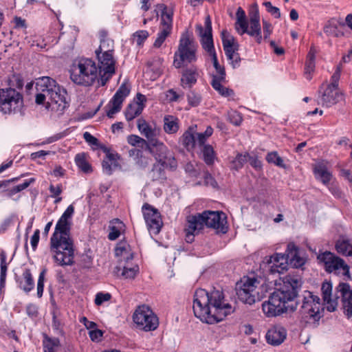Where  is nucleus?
<instances>
[{"mask_svg": "<svg viewBox=\"0 0 352 352\" xmlns=\"http://www.w3.org/2000/svg\"><path fill=\"white\" fill-rule=\"evenodd\" d=\"M74 213V207L69 205L58 220L50 238V254L54 261L62 267L70 266L74 263V247L70 236Z\"/></svg>", "mask_w": 352, "mask_h": 352, "instance_id": "f257e3e1", "label": "nucleus"}, {"mask_svg": "<svg viewBox=\"0 0 352 352\" xmlns=\"http://www.w3.org/2000/svg\"><path fill=\"white\" fill-rule=\"evenodd\" d=\"M192 309L195 316L208 324L219 322L234 311L232 305L224 299L223 292L217 289L210 292L204 289H197Z\"/></svg>", "mask_w": 352, "mask_h": 352, "instance_id": "f03ea898", "label": "nucleus"}, {"mask_svg": "<svg viewBox=\"0 0 352 352\" xmlns=\"http://www.w3.org/2000/svg\"><path fill=\"white\" fill-rule=\"evenodd\" d=\"M302 280L298 275L288 274L282 278V284L262 304L267 317H274L285 312L294 311L298 302L296 300Z\"/></svg>", "mask_w": 352, "mask_h": 352, "instance_id": "7ed1b4c3", "label": "nucleus"}, {"mask_svg": "<svg viewBox=\"0 0 352 352\" xmlns=\"http://www.w3.org/2000/svg\"><path fill=\"white\" fill-rule=\"evenodd\" d=\"M36 88L41 91L36 96V104L45 103L47 109L59 113H62L69 106L66 89L54 79L48 76L41 78L36 83Z\"/></svg>", "mask_w": 352, "mask_h": 352, "instance_id": "20e7f679", "label": "nucleus"}, {"mask_svg": "<svg viewBox=\"0 0 352 352\" xmlns=\"http://www.w3.org/2000/svg\"><path fill=\"white\" fill-rule=\"evenodd\" d=\"M70 78L73 82L85 87L91 86L96 81L100 83V74L95 61L82 58L76 60L70 69Z\"/></svg>", "mask_w": 352, "mask_h": 352, "instance_id": "39448f33", "label": "nucleus"}, {"mask_svg": "<svg viewBox=\"0 0 352 352\" xmlns=\"http://www.w3.org/2000/svg\"><path fill=\"white\" fill-rule=\"evenodd\" d=\"M322 311L323 308L320 298L309 291H305L302 305L298 312L300 322L310 327H316L322 317Z\"/></svg>", "mask_w": 352, "mask_h": 352, "instance_id": "423d86ee", "label": "nucleus"}, {"mask_svg": "<svg viewBox=\"0 0 352 352\" xmlns=\"http://www.w3.org/2000/svg\"><path fill=\"white\" fill-rule=\"evenodd\" d=\"M197 44L190 38L188 32H184L179 39L177 50L174 54V65L182 67L184 64H193L197 60Z\"/></svg>", "mask_w": 352, "mask_h": 352, "instance_id": "0eeeda50", "label": "nucleus"}, {"mask_svg": "<svg viewBox=\"0 0 352 352\" xmlns=\"http://www.w3.org/2000/svg\"><path fill=\"white\" fill-rule=\"evenodd\" d=\"M154 147V156L157 164H155L152 169L153 179H159L163 176V168H175L177 167V162L173 153L168 147L157 139L151 143Z\"/></svg>", "mask_w": 352, "mask_h": 352, "instance_id": "6e6552de", "label": "nucleus"}, {"mask_svg": "<svg viewBox=\"0 0 352 352\" xmlns=\"http://www.w3.org/2000/svg\"><path fill=\"white\" fill-rule=\"evenodd\" d=\"M259 283L256 278L243 277L236 283V290L239 300L246 304H254L258 298L257 287Z\"/></svg>", "mask_w": 352, "mask_h": 352, "instance_id": "1a4fd4ad", "label": "nucleus"}, {"mask_svg": "<svg viewBox=\"0 0 352 352\" xmlns=\"http://www.w3.org/2000/svg\"><path fill=\"white\" fill-rule=\"evenodd\" d=\"M23 105V98L20 93L14 89L0 90V111L3 113L20 111Z\"/></svg>", "mask_w": 352, "mask_h": 352, "instance_id": "9d476101", "label": "nucleus"}, {"mask_svg": "<svg viewBox=\"0 0 352 352\" xmlns=\"http://www.w3.org/2000/svg\"><path fill=\"white\" fill-rule=\"evenodd\" d=\"M133 319L138 327L146 331H153L158 327V318L146 305L139 306L135 311Z\"/></svg>", "mask_w": 352, "mask_h": 352, "instance_id": "9b49d317", "label": "nucleus"}, {"mask_svg": "<svg viewBox=\"0 0 352 352\" xmlns=\"http://www.w3.org/2000/svg\"><path fill=\"white\" fill-rule=\"evenodd\" d=\"M318 259L322 263L326 271L329 273L348 276L349 274V266L344 260L336 256L334 254L326 251L318 256Z\"/></svg>", "mask_w": 352, "mask_h": 352, "instance_id": "f8f14e48", "label": "nucleus"}, {"mask_svg": "<svg viewBox=\"0 0 352 352\" xmlns=\"http://www.w3.org/2000/svg\"><path fill=\"white\" fill-rule=\"evenodd\" d=\"M98 60V72L100 74V85L104 86L115 74L116 60L112 53L98 54L96 52Z\"/></svg>", "mask_w": 352, "mask_h": 352, "instance_id": "ddd939ff", "label": "nucleus"}, {"mask_svg": "<svg viewBox=\"0 0 352 352\" xmlns=\"http://www.w3.org/2000/svg\"><path fill=\"white\" fill-rule=\"evenodd\" d=\"M196 32L201 38L200 43L203 49L209 55L216 53L212 34V22L209 15L205 18L204 28L201 24H197Z\"/></svg>", "mask_w": 352, "mask_h": 352, "instance_id": "4468645a", "label": "nucleus"}, {"mask_svg": "<svg viewBox=\"0 0 352 352\" xmlns=\"http://www.w3.org/2000/svg\"><path fill=\"white\" fill-rule=\"evenodd\" d=\"M129 93L130 89L128 86L125 84L121 85L104 107L108 118H113L115 114L120 111L122 103Z\"/></svg>", "mask_w": 352, "mask_h": 352, "instance_id": "2eb2a0df", "label": "nucleus"}, {"mask_svg": "<svg viewBox=\"0 0 352 352\" xmlns=\"http://www.w3.org/2000/svg\"><path fill=\"white\" fill-rule=\"evenodd\" d=\"M142 210L149 232L157 234L162 226L160 213L148 204H144Z\"/></svg>", "mask_w": 352, "mask_h": 352, "instance_id": "dca6fc26", "label": "nucleus"}, {"mask_svg": "<svg viewBox=\"0 0 352 352\" xmlns=\"http://www.w3.org/2000/svg\"><path fill=\"white\" fill-rule=\"evenodd\" d=\"M173 11L164 7L161 14L160 32L153 44L155 47H160L167 36L170 34L173 26Z\"/></svg>", "mask_w": 352, "mask_h": 352, "instance_id": "f3484780", "label": "nucleus"}, {"mask_svg": "<svg viewBox=\"0 0 352 352\" xmlns=\"http://www.w3.org/2000/svg\"><path fill=\"white\" fill-rule=\"evenodd\" d=\"M204 225L212 228L218 232L226 233L227 232L226 217L222 212L205 211L201 214Z\"/></svg>", "mask_w": 352, "mask_h": 352, "instance_id": "a211bd4d", "label": "nucleus"}, {"mask_svg": "<svg viewBox=\"0 0 352 352\" xmlns=\"http://www.w3.org/2000/svg\"><path fill=\"white\" fill-rule=\"evenodd\" d=\"M146 98L144 95L138 93L133 102L126 107L124 115L127 121H131L140 116L145 107Z\"/></svg>", "mask_w": 352, "mask_h": 352, "instance_id": "6ab92c4d", "label": "nucleus"}, {"mask_svg": "<svg viewBox=\"0 0 352 352\" xmlns=\"http://www.w3.org/2000/svg\"><path fill=\"white\" fill-rule=\"evenodd\" d=\"M267 265L272 274L283 273L287 269L288 257L285 254L276 253L267 259Z\"/></svg>", "mask_w": 352, "mask_h": 352, "instance_id": "aec40b11", "label": "nucleus"}, {"mask_svg": "<svg viewBox=\"0 0 352 352\" xmlns=\"http://www.w3.org/2000/svg\"><path fill=\"white\" fill-rule=\"evenodd\" d=\"M323 300L327 305V309L329 311H334L338 306V300L341 298L340 293L337 292L334 295H332V285L329 282H324L321 287Z\"/></svg>", "mask_w": 352, "mask_h": 352, "instance_id": "412c9836", "label": "nucleus"}, {"mask_svg": "<svg viewBox=\"0 0 352 352\" xmlns=\"http://www.w3.org/2000/svg\"><path fill=\"white\" fill-rule=\"evenodd\" d=\"M200 76L198 67L194 65L187 67L182 70L181 76V86L184 89L192 88Z\"/></svg>", "mask_w": 352, "mask_h": 352, "instance_id": "4be33fe9", "label": "nucleus"}, {"mask_svg": "<svg viewBox=\"0 0 352 352\" xmlns=\"http://www.w3.org/2000/svg\"><path fill=\"white\" fill-rule=\"evenodd\" d=\"M337 292L340 293L344 313L348 318L352 316V290L348 283H340L337 286Z\"/></svg>", "mask_w": 352, "mask_h": 352, "instance_id": "5701e85b", "label": "nucleus"}, {"mask_svg": "<svg viewBox=\"0 0 352 352\" xmlns=\"http://www.w3.org/2000/svg\"><path fill=\"white\" fill-rule=\"evenodd\" d=\"M204 226V223L201 214L188 217L185 228L187 239L190 240V236L197 234Z\"/></svg>", "mask_w": 352, "mask_h": 352, "instance_id": "b1692460", "label": "nucleus"}, {"mask_svg": "<svg viewBox=\"0 0 352 352\" xmlns=\"http://www.w3.org/2000/svg\"><path fill=\"white\" fill-rule=\"evenodd\" d=\"M285 254L288 257V265L290 264L294 267H300L305 263V258L301 256L299 250L294 243H288Z\"/></svg>", "mask_w": 352, "mask_h": 352, "instance_id": "393cba45", "label": "nucleus"}, {"mask_svg": "<svg viewBox=\"0 0 352 352\" xmlns=\"http://www.w3.org/2000/svg\"><path fill=\"white\" fill-rule=\"evenodd\" d=\"M137 126L140 133L147 139L150 144L155 141L159 133V130L155 126H151L142 118L138 119Z\"/></svg>", "mask_w": 352, "mask_h": 352, "instance_id": "a878e982", "label": "nucleus"}, {"mask_svg": "<svg viewBox=\"0 0 352 352\" xmlns=\"http://www.w3.org/2000/svg\"><path fill=\"white\" fill-rule=\"evenodd\" d=\"M287 331L281 327H274L269 329L266 333L267 343L271 345L278 346L285 340Z\"/></svg>", "mask_w": 352, "mask_h": 352, "instance_id": "bb28decb", "label": "nucleus"}, {"mask_svg": "<svg viewBox=\"0 0 352 352\" xmlns=\"http://www.w3.org/2000/svg\"><path fill=\"white\" fill-rule=\"evenodd\" d=\"M115 255L118 258L120 265L131 263L133 253L129 245L126 243H120L115 249Z\"/></svg>", "mask_w": 352, "mask_h": 352, "instance_id": "cd10ccee", "label": "nucleus"}, {"mask_svg": "<svg viewBox=\"0 0 352 352\" xmlns=\"http://www.w3.org/2000/svg\"><path fill=\"white\" fill-rule=\"evenodd\" d=\"M221 40L226 57L238 52L239 44L237 41L227 31L224 30L221 32Z\"/></svg>", "mask_w": 352, "mask_h": 352, "instance_id": "c85d7f7f", "label": "nucleus"}, {"mask_svg": "<svg viewBox=\"0 0 352 352\" xmlns=\"http://www.w3.org/2000/svg\"><path fill=\"white\" fill-rule=\"evenodd\" d=\"M342 97L338 89L328 86L321 96V104L327 107L337 103Z\"/></svg>", "mask_w": 352, "mask_h": 352, "instance_id": "c756f323", "label": "nucleus"}, {"mask_svg": "<svg viewBox=\"0 0 352 352\" xmlns=\"http://www.w3.org/2000/svg\"><path fill=\"white\" fill-rule=\"evenodd\" d=\"M16 283L19 287L25 293L30 292L34 287V281L30 270L25 269L22 275L17 278Z\"/></svg>", "mask_w": 352, "mask_h": 352, "instance_id": "7c9ffc66", "label": "nucleus"}, {"mask_svg": "<svg viewBox=\"0 0 352 352\" xmlns=\"http://www.w3.org/2000/svg\"><path fill=\"white\" fill-rule=\"evenodd\" d=\"M195 128L196 126H190L179 138V142L188 150H192L196 144L195 140Z\"/></svg>", "mask_w": 352, "mask_h": 352, "instance_id": "2f4dec72", "label": "nucleus"}, {"mask_svg": "<svg viewBox=\"0 0 352 352\" xmlns=\"http://www.w3.org/2000/svg\"><path fill=\"white\" fill-rule=\"evenodd\" d=\"M163 129L168 135L175 134L179 130V120L173 116H165L163 119Z\"/></svg>", "mask_w": 352, "mask_h": 352, "instance_id": "473e14b6", "label": "nucleus"}, {"mask_svg": "<svg viewBox=\"0 0 352 352\" xmlns=\"http://www.w3.org/2000/svg\"><path fill=\"white\" fill-rule=\"evenodd\" d=\"M314 174L316 178L326 186L330 183L332 179V175L331 173L328 170L326 166L321 163L317 164L315 166Z\"/></svg>", "mask_w": 352, "mask_h": 352, "instance_id": "72a5a7b5", "label": "nucleus"}, {"mask_svg": "<svg viewBox=\"0 0 352 352\" xmlns=\"http://www.w3.org/2000/svg\"><path fill=\"white\" fill-rule=\"evenodd\" d=\"M109 233L108 238L109 240L114 241L117 239L121 232L124 230V224L118 219H114L110 222Z\"/></svg>", "mask_w": 352, "mask_h": 352, "instance_id": "f704fd0d", "label": "nucleus"}, {"mask_svg": "<svg viewBox=\"0 0 352 352\" xmlns=\"http://www.w3.org/2000/svg\"><path fill=\"white\" fill-rule=\"evenodd\" d=\"M223 79L217 78V76H213L212 80L211 82L212 87L217 91L218 93L223 96V97H232L234 96V91L232 89H230L228 87H224L221 85V82Z\"/></svg>", "mask_w": 352, "mask_h": 352, "instance_id": "c9c22d12", "label": "nucleus"}, {"mask_svg": "<svg viewBox=\"0 0 352 352\" xmlns=\"http://www.w3.org/2000/svg\"><path fill=\"white\" fill-rule=\"evenodd\" d=\"M250 36L254 37L258 43H261L262 41V34L260 22H254L249 21L248 32H246Z\"/></svg>", "mask_w": 352, "mask_h": 352, "instance_id": "e433bc0d", "label": "nucleus"}, {"mask_svg": "<svg viewBox=\"0 0 352 352\" xmlns=\"http://www.w3.org/2000/svg\"><path fill=\"white\" fill-rule=\"evenodd\" d=\"M336 249L337 252L345 256H352V245L349 240L341 238L336 242Z\"/></svg>", "mask_w": 352, "mask_h": 352, "instance_id": "4c0bfd02", "label": "nucleus"}, {"mask_svg": "<svg viewBox=\"0 0 352 352\" xmlns=\"http://www.w3.org/2000/svg\"><path fill=\"white\" fill-rule=\"evenodd\" d=\"M120 267H122V276L125 278H134L139 271L138 265L132 263L122 264Z\"/></svg>", "mask_w": 352, "mask_h": 352, "instance_id": "58836bf2", "label": "nucleus"}, {"mask_svg": "<svg viewBox=\"0 0 352 352\" xmlns=\"http://www.w3.org/2000/svg\"><path fill=\"white\" fill-rule=\"evenodd\" d=\"M7 255L5 251L1 250L0 252V287H3L6 283V272L8 269V263L7 262Z\"/></svg>", "mask_w": 352, "mask_h": 352, "instance_id": "ea45409f", "label": "nucleus"}, {"mask_svg": "<svg viewBox=\"0 0 352 352\" xmlns=\"http://www.w3.org/2000/svg\"><path fill=\"white\" fill-rule=\"evenodd\" d=\"M204 162L208 165L214 164L216 159V154L213 147L210 144H205L201 150Z\"/></svg>", "mask_w": 352, "mask_h": 352, "instance_id": "a19ab883", "label": "nucleus"}, {"mask_svg": "<svg viewBox=\"0 0 352 352\" xmlns=\"http://www.w3.org/2000/svg\"><path fill=\"white\" fill-rule=\"evenodd\" d=\"M75 163L76 166L84 173H89L92 171L91 165L87 161L85 154L78 153L75 157Z\"/></svg>", "mask_w": 352, "mask_h": 352, "instance_id": "79ce46f5", "label": "nucleus"}, {"mask_svg": "<svg viewBox=\"0 0 352 352\" xmlns=\"http://www.w3.org/2000/svg\"><path fill=\"white\" fill-rule=\"evenodd\" d=\"M43 347L45 352H57L60 348L59 340L57 338L45 337L43 340Z\"/></svg>", "mask_w": 352, "mask_h": 352, "instance_id": "37998d69", "label": "nucleus"}, {"mask_svg": "<svg viewBox=\"0 0 352 352\" xmlns=\"http://www.w3.org/2000/svg\"><path fill=\"white\" fill-rule=\"evenodd\" d=\"M96 52H98V54H113V41L110 38L102 39L99 47L96 50Z\"/></svg>", "mask_w": 352, "mask_h": 352, "instance_id": "c03bdc74", "label": "nucleus"}, {"mask_svg": "<svg viewBox=\"0 0 352 352\" xmlns=\"http://www.w3.org/2000/svg\"><path fill=\"white\" fill-rule=\"evenodd\" d=\"M213 133V129L208 126L204 133H197L195 131V140L197 142V144L199 146L205 145V142L207 141L209 137H210Z\"/></svg>", "mask_w": 352, "mask_h": 352, "instance_id": "a18cd8bd", "label": "nucleus"}, {"mask_svg": "<svg viewBox=\"0 0 352 352\" xmlns=\"http://www.w3.org/2000/svg\"><path fill=\"white\" fill-rule=\"evenodd\" d=\"M247 157L248 153L245 154L239 153L236 157L231 162V168L234 170H239L247 162Z\"/></svg>", "mask_w": 352, "mask_h": 352, "instance_id": "49530a36", "label": "nucleus"}, {"mask_svg": "<svg viewBox=\"0 0 352 352\" xmlns=\"http://www.w3.org/2000/svg\"><path fill=\"white\" fill-rule=\"evenodd\" d=\"M266 160L267 161V162L274 164L278 167L285 168V164L284 163L283 160L278 155V153L276 151L267 153L266 156Z\"/></svg>", "mask_w": 352, "mask_h": 352, "instance_id": "de8ad7c7", "label": "nucleus"}, {"mask_svg": "<svg viewBox=\"0 0 352 352\" xmlns=\"http://www.w3.org/2000/svg\"><path fill=\"white\" fill-rule=\"evenodd\" d=\"M127 142L133 146H138L143 148L144 146H148V142L146 140L140 138L137 135H130L127 137Z\"/></svg>", "mask_w": 352, "mask_h": 352, "instance_id": "09e8293b", "label": "nucleus"}, {"mask_svg": "<svg viewBox=\"0 0 352 352\" xmlns=\"http://www.w3.org/2000/svg\"><path fill=\"white\" fill-rule=\"evenodd\" d=\"M35 180H36L35 178L32 177V178L25 180L22 184H20L19 185L14 186L9 190V193H8L9 195H10V196L14 195L25 190L30 184L34 183Z\"/></svg>", "mask_w": 352, "mask_h": 352, "instance_id": "8fccbe9b", "label": "nucleus"}, {"mask_svg": "<svg viewBox=\"0 0 352 352\" xmlns=\"http://www.w3.org/2000/svg\"><path fill=\"white\" fill-rule=\"evenodd\" d=\"M212 58V63H213V66L215 68L217 72V76H216L217 77V78H221V79H224L225 78V69L223 67H221L219 62H218V59H217V54L216 53H213L212 54L210 55Z\"/></svg>", "mask_w": 352, "mask_h": 352, "instance_id": "3c124183", "label": "nucleus"}, {"mask_svg": "<svg viewBox=\"0 0 352 352\" xmlns=\"http://www.w3.org/2000/svg\"><path fill=\"white\" fill-rule=\"evenodd\" d=\"M148 35V32L146 30H138L133 33V39L138 45H141L147 39Z\"/></svg>", "mask_w": 352, "mask_h": 352, "instance_id": "603ef678", "label": "nucleus"}, {"mask_svg": "<svg viewBox=\"0 0 352 352\" xmlns=\"http://www.w3.org/2000/svg\"><path fill=\"white\" fill-rule=\"evenodd\" d=\"M187 100L190 106L197 107L201 103V97L199 94L191 91L187 95Z\"/></svg>", "mask_w": 352, "mask_h": 352, "instance_id": "864d4df0", "label": "nucleus"}, {"mask_svg": "<svg viewBox=\"0 0 352 352\" xmlns=\"http://www.w3.org/2000/svg\"><path fill=\"white\" fill-rule=\"evenodd\" d=\"M324 32L331 36H338L339 32L335 23L329 21L324 27Z\"/></svg>", "mask_w": 352, "mask_h": 352, "instance_id": "5fc2aeb1", "label": "nucleus"}, {"mask_svg": "<svg viewBox=\"0 0 352 352\" xmlns=\"http://www.w3.org/2000/svg\"><path fill=\"white\" fill-rule=\"evenodd\" d=\"M248 23L245 19H237L235 23V28L236 31L241 34H243L248 32Z\"/></svg>", "mask_w": 352, "mask_h": 352, "instance_id": "6e6d98bb", "label": "nucleus"}, {"mask_svg": "<svg viewBox=\"0 0 352 352\" xmlns=\"http://www.w3.org/2000/svg\"><path fill=\"white\" fill-rule=\"evenodd\" d=\"M263 5L265 7L267 11L274 16L276 19L280 17V12L277 7L273 6L271 2L265 1Z\"/></svg>", "mask_w": 352, "mask_h": 352, "instance_id": "4d7b16f0", "label": "nucleus"}, {"mask_svg": "<svg viewBox=\"0 0 352 352\" xmlns=\"http://www.w3.org/2000/svg\"><path fill=\"white\" fill-rule=\"evenodd\" d=\"M45 270H43L39 274L37 282V296L38 298L42 297L44 288V279H45Z\"/></svg>", "mask_w": 352, "mask_h": 352, "instance_id": "13d9d810", "label": "nucleus"}, {"mask_svg": "<svg viewBox=\"0 0 352 352\" xmlns=\"http://www.w3.org/2000/svg\"><path fill=\"white\" fill-rule=\"evenodd\" d=\"M230 122L235 126H239L242 122V116L236 111H231L228 113Z\"/></svg>", "mask_w": 352, "mask_h": 352, "instance_id": "bf43d9fd", "label": "nucleus"}, {"mask_svg": "<svg viewBox=\"0 0 352 352\" xmlns=\"http://www.w3.org/2000/svg\"><path fill=\"white\" fill-rule=\"evenodd\" d=\"M130 152H136L137 153V156L138 157V160L137 161V164L141 166V167H145L146 166H147L149 163V160L148 158L146 157H144L142 155V151H140V150H131Z\"/></svg>", "mask_w": 352, "mask_h": 352, "instance_id": "052dcab7", "label": "nucleus"}, {"mask_svg": "<svg viewBox=\"0 0 352 352\" xmlns=\"http://www.w3.org/2000/svg\"><path fill=\"white\" fill-rule=\"evenodd\" d=\"M111 297V296L109 293H98L96 296L95 303L97 305H100L104 302L109 300Z\"/></svg>", "mask_w": 352, "mask_h": 352, "instance_id": "680f3d73", "label": "nucleus"}, {"mask_svg": "<svg viewBox=\"0 0 352 352\" xmlns=\"http://www.w3.org/2000/svg\"><path fill=\"white\" fill-rule=\"evenodd\" d=\"M229 60L230 64L232 65L233 68L239 67L240 65L241 58L239 54L236 52L229 56L227 57Z\"/></svg>", "mask_w": 352, "mask_h": 352, "instance_id": "e2e57ef3", "label": "nucleus"}, {"mask_svg": "<svg viewBox=\"0 0 352 352\" xmlns=\"http://www.w3.org/2000/svg\"><path fill=\"white\" fill-rule=\"evenodd\" d=\"M89 336L93 342H98L101 340L103 332L98 329H92L89 331Z\"/></svg>", "mask_w": 352, "mask_h": 352, "instance_id": "0e129e2a", "label": "nucleus"}, {"mask_svg": "<svg viewBox=\"0 0 352 352\" xmlns=\"http://www.w3.org/2000/svg\"><path fill=\"white\" fill-rule=\"evenodd\" d=\"M315 69V61L306 60L305 63V75L308 80L311 78V73L314 72Z\"/></svg>", "mask_w": 352, "mask_h": 352, "instance_id": "69168bd1", "label": "nucleus"}, {"mask_svg": "<svg viewBox=\"0 0 352 352\" xmlns=\"http://www.w3.org/2000/svg\"><path fill=\"white\" fill-rule=\"evenodd\" d=\"M248 162L252 167L256 169L261 167V162L256 155H251L248 153V157H247V162Z\"/></svg>", "mask_w": 352, "mask_h": 352, "instance_id": "338daca9", "label": "nucleus"}, {"mask_svg": "<svg viewBox=\"0 0 352 352\" xmlns=\"http://www.w3.org/2000/svg\"><path fill=\"white\" fill-rule=\"evenodd\" d=\"M340 77V68L338 67L336 72L331 76V83L329 85V87H332L333 88L338 89V80Z\"/></svg>", "mask_w": 352, "mask_h": 352, "instance_id": "774afa93", "label": "nucleus"}]
</instances>
